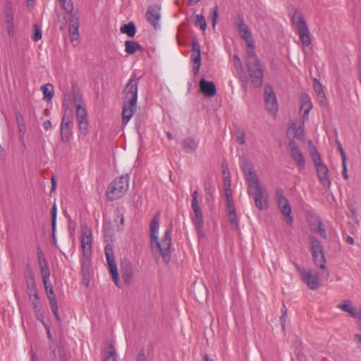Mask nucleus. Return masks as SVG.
<instances>
[{
  "mask_svg": "<svg viewBox=\"0 0 361 361\" xmlns=\"http://www.w3.org/2000/svg\"><path fill=\"white\" fill-rule=\"evenodd\" d=\"M240 167L248 185V195L254 199L257 209L267 210L269 208V195L260 184L254 165L250 161L245 159Z\"/></svg>",
  "mask_w": 361,
  "mask_h": 361,
  "instance_id": "obj_1",
  "label": "nucleus"
},
{
  "mask_svg": "<svg viewBox=\"0 0 361 361\" xmlns=\"http://www.w3.org/2000/svg\"><path fill=\"white\" fill-rule=\"evenodd\" d=\"M160 212H157L150 222V241L154 252H159L164 262L171 258L172 226L167 228L161 240H159Z\"/></svg>",
  "mask_w": 361,
  "mask_h": 361,
  "instance_id": "obj_2",
  "label": "nucleus"
},
{
  "mask_svg": "<svg viewBox=\"0 0 361 361\" xmlns=\"http://www.w3.org/2000/svg\"><path fill=\"white\" fill-rule=\"evenodd\" d=\"M138 80L130 78L124 89L122 123L127 125L137 109Z\"/></svg>",
  "mask_w": 361,
  "mask_h": 361,
  "instance_id": "obj_3",
  "label": "nucleus"
},
{
  "mask_svg": "<svg viewBox=\"0 0 361 361\" xmlns=\"http://www.w3.org/2000/svg\"><path fill=\"white\" fill-rule=\"evenodd\" d=\"M300 114L302 121L297 126L295 123H291L288 128V133H293L294 137L298 139L304 137V123L308 118L309 113L312 109V103L308 94L302 93L300 98Z\"/></svg>",
  "mask_w": 361,
  "mask_h": 361,
  "instance_id": "obj_4",
  "label": "nucleus"
},
{
  "mask_svg": "<svg viewBox=\"0 0 361 361\" xmlns=\"http://www.w3.org/2000/svg\"><path fill=\"white\" fill-rule=\"evenodd\" d=\"M92 231L88 226H83L82 228L80 241L83 257L80 259V264L82 272L84 274H88L90 270V259L92 257Z\"/></svg>",
  "mask_w": 361,
  "mask_h": 361,
  "instance_id": "obj_5",
  "label": "nucleus"
},
{
  "mask_svg": "<svg viewBox=\"0 0 361 361\" xmlns=\"http://www.w3.org/2000/svg\"><path fill=\"white\" fill-rule=\"evenodd\" d=\"M129 187L128 175H122L116 178L108 186L106 195L107 199L111 201L118 200L123 196Z\"/></svg>",
  "mask_w": 361,
  "mask_h": 361,
  "instance_id": "obj_6",
  "label": "nucleus"
},
{
  "mask_svg": "<svg viewBox=\"0 0 361 361\" xmlns=\"http://www.w3.org/2000/svg\"><path fill=\"white\" fill-rule=\"evenodd\" d=\"M310 243L312 250V254L315 264L322 270V276L328 279L330 275L329 271L326 266V259L323 252V247L320 242L314 237H310Z\"/></svg>",
  "mask_w": 361,
  "mask_h": 361,
  "instance_id": "obj_7",
  "label": "nucleus"
},
{
  "mask_svg": "<svg viewBox=\"0 0 361 361\" xmlns=\"http://www.w3.org/2000/svg\"><path fill=\"white\" fill-rule=\"evenodd\" d=\"M291 20L303 47L310 46L312 42L310 32L302 13L300 11H295L292 15Z\"/></svg>",
  "mask_w": 361,
  "mask_h": 361,
  "instance_id": "obj_8",
  "label": "nucleus"
},
{
  "mask_svg": "<svg viewBox=\"0 0 361 361\" xmlns=\"http://www.w3.org/2000/svg\"><path fill=\"white\" fill-rule=\"evenodd\" d=\"M295 268L302 281L310 290H315L319 288L322 282L317 273L310 268H302L298 264L295 265Z\"/></svg>",
  "mask_w": 361,
  "mask_h": 361,
  "instance_id": "obj_9",
  "label": "nucleus"
},
{
  "mask_svg": "<svg viewBox=\"0 0 361 361\" xmlns=\"http://www.w3.org/2000/svg\"><path fill=\"white\" fill-rule=\"evenodd\" d=\"M264 104L268 114L276 117L279 110V104L274 89L269 84L264 85Z\"/></svg>",
  "mask_w": 361,
  "mask_h": 361,
  "instance_id": "obj_10",
  "label": "nucleus"
},
{
  "mask_svg": "<svg viewBox=\"0 0 361 361\" xmlns=\"http://www.w3.org/2000/svg\"><path fill=\"white\" fill-rule=\"evenodd\" d=\"M276 202L286 223L291 226L293 223V219L291 216V207L288 199L284 196L283 192L281 188L276 190Z\"/></svg>",
  "mask_w": 361,
  "mask_h": 361,
  "instance_id": "obj_11",
  "label": "nucleus"
},
{
  "mask_svg": "<svg viewBox=\"0 0 361 361\" xmlns=\"http://www.w3.org/2000/svg\"><path fill=\"white\" fill-rule=\"evenodd\" d=\"M73 126V116L71 111L68 112L66 110L62 118L60 126L61 137L63 142H67L71 139Z\"/></svg>",
  "mask_w": 361,
  "mask_h": 361,
  "instance_id": "obj_12",
  "label": "nucleus"
},
{
  "mask_svg": "<svg viewBox=\"0 0 361 361\" xmlns=\"http://www.w3.org/2000/svg\"><path fill=\"white\" fill-rule=\"evenodd\" d=\"M246 67L254 85L256 87L261 85L262 83L263 71L259 61H246Z\"/></svg>",
  "mask_w": 361,
  "mask_h": 361,
  "instance_id": "obj_13",
  "label": "nucleus"
},
{
  "mask_svg": "<svg viewBox=\"0 0 361 361\" xmlns=\"http://www.w3.org/2000/svg\"><path fill=\"white\" fill-rule=\"evenodd\" d=\"M105 257L109 272L111 274L112 279L117 286H119L118 273L117 266L114 259V251L112 247L108 245L104 248Z\"/></svg>",
  "mask_w": 361,
  "mask_h": 361,
  "instance_id": "obj_14",
  "label": "nucleus"
},
{
  "mask_svg": "<svg viewBox=\"0 0 361 361\" xmlns=\"http://www.w3.org/2000/svg\"><path fill=\"white\" fill-rule=\"evenodd\" d=\"M194 215L192 217V221L197 231V234L199 239L203 238L204 236L203 227L204 224L203 214L201 208L199 206L192 207Z\"/></svg>",
  "mask_w": 361,
  "mask_h": 361,
  "instance_id": "obj_15",
  "label": "nucleus"
},
{
  "mask_svg": "<svg viewBox=\"0 0 361 361\" xmlns=\"http://www.w3.org/2000/svg\"><path fill=\"white\" fill-rule=\"evenodd\" d=\"M290 157L295 161L300 171L304 170L306 165V161L301 150L298 147L295 141L290 142Z\"/></svg>",
  "mask_w": 361,
  "mask_h": 361,
  "instance_id": "obj_16",
  "label": "nucleus"
},
{
  "mask_svg": "<svg viewBox=\"0 0 361 361\" xmlns=\"http://www.w3.org/2000/svg\"><path fill=\"white\" fill-rule=\"evenodd\" d=\"M192 69L195 75H197L201 66L200 44L197 40H193L192 42Z\"/></svg>",
  "mask_w": 361,
  "mask_h": 361,
  "instance_id": "obj_17",
  "label": "nucleus"
},
{
  "mask_svg": "<svg viewBox=\"0 0 361 361\" xmlns=\"http://www.w3.org/2000/svg\"><path fill=\"white\" fill-rule=\"evenodd\" d=\"M236 23L237 30L241 38L244 39L246 43L252 42L253 39L252 33L250 31L248 26L245 23L242 16H239L238 18Z\"/></svg>",
  "mask_w": 361,
  "mask_h": 361,
  "instance_id": "obj_18",
  "label": "nucleus"
},
{
  "mask_svg": "<svg viewBox=\"0 0 361 361\" xmlns=\"http://www.w3.org/2000/svg\"><path fill=\"white\" fill-rule=\"evenodd\" d=\"M79 16L76 13H71L69 17L68 31L72 41L77 40L79 37Z\"/></svg>",
  "mask_w": 361,
  "mask_h": 361,
  "instance_id": "obj_19",
  "label": "nucleus"
},
{
  "mask_svg": "<svg viewBox=\"0 0 361 361\" xmlns=\"http://www.w3.org/2000/svg\"><path fill=\"white\" fill-rule=\"evenodd\" d=\"M317 174L320 183L325 188H329L331 184V179L329 176V169L324 164L316 168Z\"/></svg>",
  "mask_w": 361,
  "mask_h": 361,
  "instance_id": "obj_20",
  "label": "nucleus"
},
{
  "mask_svg": "<svg viewBox=\"0 0 361 361\" xmlns=\"http://www.w3.org/2000/svg\"><path fill=\"white\" fill-rule=\"evenodd\" d=\"M146 18L154 28L157 29L159 26L160 8L156 6H149L146 12Z\"/></svg>",
  "mask_w": 361,
  "mask_h": 361,
  "instance_id": "obj_21",
  "label": "nucleus"
},
{
  "mask_svg": "<svg viewBox=\"0 0 361 361\" xmlns=\"http://www.w3.org/2000/svg\"><path fill=\"white\" fill-rule=\"evenodd\" d=\"M29 300L32 304V307L34 311L36 319L41 322L44 320V314L42 312V305L39 301V294L29 295Z\"/></svg>",
  "mask_w": 361,
  "mask_h": 361,
  "instance_id": "obj_22",
  "label": "nucleus"
},
{
  "mask_svg": "<svg viewBox=\"0 0 361 361\" xmlns=\"http://www.w3.org/2000/svg\"><path fill=\"white\" fill-rule=\"evenodd\" d=\"M200 88L202 93L208 97H214L216 93L214 83L212 81H207L204 78L200 82Z\"/></svg>",
  "mask_w": 361,
  "mask_h": 361,
  "instance_id": "obj_23",
  "label": "nucleus"
},
{
  "mask_svg": "<svg viewBox=\"0 0 361 361\" xmlns=\"http://www.w3.org/2000/svg\"><path fill=\"white\" fill-rule=\"evenodd\" d=\"M74 104L76 109L77 121L85 120L87 118V111L84 103L80 97H75L74 99Z\"/></svg>",
  "mask_w": 361,
  "mask_h": 361,
  "instance_id": "obj_24",
  "label": "nucleus"
},
{
  "mask_svg": "<svg viewBox=\"0 0 361 361\" xmlns=\"http://www.w3.org/2000/svg\"><path fill=\"white\" fill-rule=\"evenodd\" d=\"M182 145L186 152H194L199 146V141L195 138L188 137L183 140Z\"/></svg>",
  "mask_w": 361,
  "mask_h": 361,
  "instance_id": "obj_25",
  "label": "nucleus"
},
{
  "mask_svg": "<svg viewBox=\"0 0 361 361\" xmlns=\"http://www.w3.org/2000/svg\"><path fill=\"white\" fill-rule=\"evenodd\" d=\"M25 283L28 295L38 294L33 274L30 271L25 275Z\"/></svg>",
  "mask_w": 361,
  "mask_h": 361,
  "instance_id": "obj_26",
  "label": "nucleus"
},
{
  "mask_svg": "<svg viewBox=\"0 0 361 361\" xmlns=\"http://www.w3.org/2000/svg\"><path fill=\"white\" fill-rule=\"evenodd\" d=\"M337 307L341 310L348 313L352 317L355 316L358 310V309L353 305L351 301L349 300H343L342 303L338 305Z\"/></svg>",
  "mask_w": 361,
  "mask_h": 361,
  "instance_id": "obj_27",
  "label": "nucleus"
},
{
  "mask_svg": "<svg viewBox=\"0 0 361 361\" xmlns=\"http://www.w3.org/2000/svg\"><path fill=\"white\" fill-rule=\"evenodd\" d=\"M5 18L7 25V31L9 36L13 35L14 20L13 13L11 8H8L5 11Z\"/></svg>",
  "mask_w": 361,
  "mask_h": 361,
  "instance_id": "obj_28",
  "label": "nucleus"
},
{
  "mask_svg": "<svg viewBox=\"0 0 361 361\" xmlns=\"http://www.w3.org/2000/svg\"><path fill=\"white\" fill-rule=\"evenodd\" d=\"M126 52L128 54H133L137 51H142V47L137 42L131 40H127L125 42Z\"/></svg>",
  "mask_w": 361,
  "mask_h": 361,
  "instance_id": "obj_29",
  "label": "nucleus"
},
{
  "mask_svg": "<svg viewBox=\"0 0 361 361\" xmlns=\"http://www.w3.org/2000/svg\"><path fill=\"white\" fill-rule=\"evenodd\" d=\"M120 31L121 33L126 34L128 37H133L136 33L135 25L133 22H130L121 26Z\"/></svg>",
  "mask_w": 361,
  "mask_h": 361,
  "instance_id": "obj_30",
  "label": "nucleus"
},
{
  "mask_svg": "<svg viewBox=\"0 0 361 361\" xmlns=\"http://www.w3.org/2000/svg\"><path fill=\"white\" fill-rule=\"evenodd\" d=\"M16 119L18 124L19 135L20 139L23 140L26 131L24 118L20 114L18 113L16 116Z\"/></svg>",
  "mask_w": 361,
  "mask_h": 361,
  "instance_id": "obj_31",
  "label": "nucleus"
},
{
  "mask_svg": "<svg viewBox=\"0 0 361 361\" xmlns=\"http://www.w3.org/2000/svg\"><path fill=\"white\" fill-rule=\"evenodd\" d=\"M41 89L43 92L44 99L47 102L50 101L54 96V86L48 83L44 85Z\"/></svg>",
  "mask_w": 361,
  "mask_h": 361,
  "instance_id": "obj_32",
  "label": "nucleus"
},
{
  "mask_svg": "<svg viewBox=\"0 0 361 361\" xmlns=\"http://www.w3.org/2000/svg\"><path fill=\"white\" fill-rule=\"evenodd\" d=\"M310 153L312 157V159L315 165V168L318 167L320 165L324 164L322 161V158L317 149L314 147H312L310 149Z\"/></svg>",
  "mask_w": 361,
  "mask_h": 361,
  "instance_id": "obj_33",
  "label": "nucleus"
},
{
  "mask_svg": "<svg viewBox=\"0 0 361 361\" xmlns=\"http://www.w3.org/2000/svg\"><path fill=\"white\" fill-rule=\"evenodd\" d=\"M78 130H79V137L80 135L85 136L89 132V122L87 119L77 121Z\"/></svg>",
  "mask_w": 361,
  "mask_h": 361,
  "instance_id": "obj_34",
  "label": "nucleus"
},
{
  "mask_svg": "<svg viewBox=\"0 0 361 361\" xmlns=\"http://www.w3.org/2000/svg\"><path fill=\"white\" fill-rule=\"evenodd\" d=\"M246 52H247V61H253L256 60H259L255 55V49H254V41L251 43H246Z\"/></svg>",
  "mask_w": 361,
  "mask_h": 361,
  "instance_id": "obj_35",
  "label": "nucleus"
},
{
  "mask_svg": "<svg viewBox=\"0 0 361 361\" xmlns=\"http://www.w3.org/2000/svg\"><path fill=\"white\" fill-rule=\"evenodd\" d=\"M195 25L196 27H199L202 31H204L207 28V23L204 16L202 14H197L195 16Z\"/></svg>",
  "mask_w": 361,
  "mask_h": 361,
  "instance_id": "obj_36",
  "label": "nucleus"
},
{
  "mask_svg": "<svg viewBox=\"0 0 361 361\" xmlns=\"http://www.w3.org/2000/svg\"><path fill=\"white\" fill-rule=\"evenodd\" d=\"M225 195L226 197L227 202V211H231L235 209V206L233 200V197L231 195V192L229 188L225 189Z\"/></svg>",
  "mask_w": 361,
  "mask_h": 361,
  "instance_id": "obj_37",
  "label": "nucleus"
},
{
  "mask_svg": "<svg viewBox=\"0 0 361 361\" xmlns=\"http://www.w3.org/2000/svg\"><path fill=\"white\" fill-rule=\"evenodd\" d=\"M60 6L71 16L73 11V6L71 3V0H59Z\"/></svg>",
  "mask_w": 361,
  "mask_h": 361,
  "instance_id": "obj_38",
  "label": "nucleus"
},
{
  "mask_svg": "<svg viewBox=\"0 0 361 361\" xmlns=\"http://www.w3.org/2000/svg\"><path fill=\"white\" fill-rule=\"evenodd\" d=\"M235 141L240 144L244 145L245 143V133L243 130L238 129L234 133L233 135Z\"/></svg>",
  "mask_w": 361,
  "mask_h": 361,
  "instance_id": "obj_39",
  "label": "nucleus"
},
{
  "mask_svg": "<svg viewBox=\"0 0 361 361\" xmlns=\"http://www.w3.org/2000/svg\"><path fill=\"white\" fill-rule=\"evenodd\" d=\"M50 302V306L51 308V310L55 316L56 319L58 322L61 321V317L59 316V312H58V305H57V300L56 298L49 299Z\"/></svg>",
  "mask_w": 361,
  "mask_h": 361,
  "instance_id": "obj_40",
  "label": "nucleus"
},
{
  "mask_svg": "<svg viewBox=\"0 0 361 361\" xmlns=\"http://www.w3.org/2000/svg\"><path fill=\"white\" fill-rule=\"evenodd\" d=\"M228 218H229L231 224V226L233 228H237L238 226V223L235 210L233 209L231 211H228Z\"/></svg>",
  "mask_w": 361,
  "mask_h": 361,
  "instance_id": "obj_41",
  "label": "nucleus"
},
{
  "mask_svg": "<svg viewBox=\"0 0 361 361\" xmlns=\"http://www.w3.org/2000/svg\"><path fill=\"white\" fill-rule=\"evenodd\" d=\"M56 206L54 204L51 209V229L53 233V238L54 239V232L56 229Z\"/></svg>",
  "mask_w": 361,
  "mask_h": 361,
  "instance_id": "obj_42",
  "label": "nucleus"
},
{
  "mask_svg": "<svg viewBox=\"0 0 361 361\" xmlns=\"http://www.w3.org/2000/svg\"><path fill=\"white\" fill-rule=\"evenodd\" d=\"M34 35L32 37V39L34 42H38L42 37V32L41 28L37 25H34Z\"/></svg>",
  "mask_w": 361,
  "mask_h": 361,
  "instance_id": "obj_43",
  "label": "nucleus"
},
{
  "mask_svg": "<svg viewBox=\"0 0 361 361\" xmlns=\"http://www.w3.org/2000/svg\"><path fill=\"white\" fill-rule=\"evenodd\" d=\"M210 13L212 15V27H213V28H214L216 25V23H217V19L219 18L217 6H215V7L211 8Z\"/></svg>",
  "mask_w": 361,
  "mask_h": 361,
  "instance_id": "obj_44",
  "label": "nucleus"
},
{
  "mask_svg": "<svg viewBox=\"0 0 361 361\" xmlns=\"http://www.w3.org/2000/svg\"><path fill=\"white\" fill-rule=\"evenodd\" d=\"M315 231L320 235L321 237L326 238V230L322 226V222L320 219L317 221V226L315 229Z\"/></svg>",
  "mask_w": 361,
  "mask_h": 361,
  "instance_id": "obj_45",
  "label": "nucleus"
},
{
  "mask_svg": "<svg viewBox=\"0 0 361 361\" xmlns=\"http://www.w3.org/2000/svg\"><path fill=\"white\" fill-rule=\"evenodd\" d=\"M317 99L321 106H326L328 105V101L324 92L317 94Z\"/></svg>",
  "mask_w": 361,
  "mask_h": 361,
  "instance_id": "obj_46",
  "label": "nucleus"
},
{
  "mask_svg": "<svg viewBox=\"0 0 361 361\" xmlns=\"http://www.w3.org/2000/svg\"><path fill=\"white\" fill-rule=\"evenodd\" d=\"M38 263L39 269H41L42 267H47L49 266L41 250H39V252H38Z\"/></svg>",
  "mask_w": 361,
  "mask_h": 361,
  "instance_id": "obj_47",
  "label": "nucleus"
},
{
  "mask_svg": "<svg viewBox=\"0 0 361 361\" xmlns=\"http://www.w3.org/2000/svg\"><path fill=\"white\" fill-rule=\"evenodd\" d=\"M116 354L113 348H111L105 357V361H116Z\"/></svg>",
  "mask_w": 361,
  "mask_h": 361,
  "instance_id": "obj_48",
  "label": "nucleus"
},
{
  "mask_svg": "<svg viewBox=\"0 0 361 361\" xmlns=\"http://www.w3.org/2000/svg\"><path fill=\"white\" fill-rule=\"evenodd\" d=\"M314 90L316 92V95L324 92V90H323L322 84L316 78L314 79Z\"/></svg>",
  "mask_w": 361,
  "mask_h": 361,
  "instance_id": "obj_49",
  "label": "nucleus"
},
{
  "mask_svg": "<svg viewBox=\"0 0 361 361\" xmlns=\"http://www.w3.org/2000/svg\"><path fill=\"white\" fill-rule=\"evenodd\" d=\"M42 279H49L50 276V270L49 266L47 267H42L40 269Z\"/></svg>",
  "mask_w": 361,
  "mask_h": 361,
  "instance_id": "obj_50",
  "label": "nucleus"
},
{
  "mask_svg": "<svg viewBox=\"0 0 361 361\" xmlns=\"http://www.w3.org/2000/svg\"><path fill=\"white\" fill-rule=\"evenodd\" d=\"M198 196H199V195H198L197 190H195L192 194V203H191L192 207L200 205L199 201H198Z\"/></svg>",
  "mask_w": 361,
  "mask_h": 361,
  "instance_id": "obj_51",
  "label": "nucleus"
},
{
  "mask_svg": "<svg viewBox=\"0 0 361 361\" xmlns=\"http://www.w3.org/2000/svg\"><path fill=\"white\" fill-rule=\"evenodd\" d=\"M233 59H234V64H235V68L237 70H238V69L243 70V63H242V61H241L240 59L239 58V56L235 54L233 56Z\"/></svg>",
  "mask_w": 361,
  "mask_h": 361,
  "instance_id": "obj_52",
  "label": "nucleus"
},
{
  "mask_svg": "<svg viewBox=\"0 0 361 361\" xmlns=\"http://www.w3.org/2000/svg\"><path fill=\"white\" fill-rule=\"evenodd\" d=\"M353 318L357 320L359 329L361 331V307L358 309L357 312Z\"/></svg>",
  "mask_w": 361,
  "mask_h": 361,
  "instance_id": "obj_53",
  "label": "nucleus"
},
{
  "mask_svg": "<svg viewBox=\"0 0 361 361\" xmlns=\"http://www.w3.org/2000/svg\"><path fill=\"white\" fill-rule=\"evenodd\" d=\"M43 281V283H44V289H45V291H48L49 290H52L53 289V286L50 281V279L49 278V279H42Z\"/></svg>",
  "mask_w": 361,
  "mask_h": 361,
  "instance_id": "obj_54",
  "label": "nucleus"
},
{
  "mask_svg": "<svg viewBox=\"0 0 361 361\" xmlns=\"http://www.w3.org/2000/svg\"><path fill=\"white\" fill-rule=\"evenodd\" d=\"M41 323L42 324V325L44 326V329L46 330V333H47V337H48L49 340L52 341H53V337H52V335L51 334V331H50L49 326L45 323L44 320L43 322H41Z\"/></svg>",
  "mask_w": 361,
  "mask_h": 361,
  "instance_id": "obj_55",
  "label": "nucleus"
},
{
  "mask_svg": "<svg viewBox=\"0 0 361 361\" xmlns=\"http://www.w3.org/2000/svg\"><path fill=\"white\" fill-rule=\"evenodd\" d=\"M337 144H338V148L339 152L342 157V161L345 162V161L346 160V156H345L344 149H343L342 145L339 141H337Z\"/></svg>",
  "mask_w": 361,
  "mask_h": 361,
  "instance_id": "obj_56",
  "label": "nucleus"
},
{
  "mask_svg": "<svg viewBox=\"0 0 361 361\" xmlns=\"http://www.w3.org/2000/svg\"><path fill=\"white\" fill-rule=\"evenodd\" d=\"M343 172H342V175H343V177L344 178V179L345 180H348V173H347V164H346V160L345 161V162H343Z\"/></svg>",
  "mask_w": 361,
  "mask_h": 361,
  "instance_id": "obj_57",
  "label": "nucleus"
},
{
  "mask_svg": "<svg viewBox=\"0 0 361 361\" xmlns=\"http://www.w3.org/2000/svg\"><path fill=\"white\" fill-rule=\"evenodd\" d=\"M122 277L126 283H130L131 281L132 275L128 273H123Z\"/></svg>",
  "mask_w": 361,
  "mask_h": 361,
  "instance_id": "obj_58",
  "label": "nucleus"
},
{
  "mask_svg": "<svg viewBox=\"0 0 361 361\" xmlns=\"http://www.w3.org/2000/svg\"><path fill=\"white\" fill-rule=\"evenodd\" d=\"M51 127H52V125L49 120L45 121L43 123V128H44V130H49L51 128Z\"/></svg>",
  "mask_w": 361,
  "mask_h": 361,
  "instance_id": "obj_59",
  "label": "nucleus"
},
{
  "mask_svg": "<svg viewBox=\"0 0 361 361\" xmlns=\"http://www.w3.org/2000/svg\"><path fill=\"white\" fill-rule=\"evenodd\" d=\"M46 293H47V298H49V300L51 298H56L54 292V289L46 291Z\"/></svg>",
  "mask_w": 361,
  "mask_h": 361,
  "instance_id": "obj_60",
  "label": "nucleus"
},
{
  "mask_svg": "<svg viewBox=\"0 0 361 361\" xmlns=\"http://www.w3.org/2000/svg\"><path fill=\"white\" fill-rule=\"evenodd\" d=\"M137 361H145V356L144 352H141L138 354Z\"/></svg>",
  "mask_w": 361,
  "mask_h": 361,
  "instance_id": "obj_61",
  "label": "nucleus"
},
{
  "mask_svg": "<svg viewBox=\"0 0 361 361\" xmlns=\"http://www.w3.org/2000/svg\"><path fill=\"white\" fill-rule=\"evenodd\" d=\"M346 242L348 243V244H350V245H353L354 243V239L353 237L348 235L347 236L346 238Z\"/></svg>",
  "mask_w": 361,
  "mask_h": 361,
  "instance_id": "obj_62",
  "label": "nucleus"
},
{
  "mask_svg": "<svg viewBox=\"0 0 361 361\" xmlns=\"http://www.w3.org/2000/svg\"><path fill=\"white\" fill-rule=\"evenodd\" d=\"M203 360L204 361H214V360L211 359L207 354H204L203 355Z\"/></svg>",
  "mask_w": 361,
  "mask_h": 361,
  "instance_id": "obj_63",
  "label": "nucleus"
},
{
  "mask_svg": "<svg viewBox=\"0 0 361 361\" xmlns=\"http://www.w3.org/2000/svg\"><path fill=\"white\" fill-rule=\"evenodd\" d=\"M355 337L360 341L361 343V334H357L355 335Z\"/></svg>",
  "mask_w": 361,
  "mask_h": 361,
  "instance_id": "obj_64",
  "label": "nucleus"
}]
</instances>
